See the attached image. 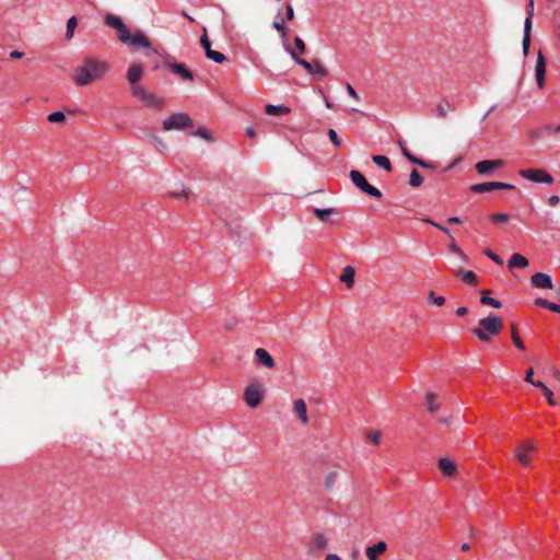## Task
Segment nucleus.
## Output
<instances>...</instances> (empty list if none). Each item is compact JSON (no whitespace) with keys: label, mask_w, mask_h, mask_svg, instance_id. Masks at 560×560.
Returning <instances> with one entry per match:
<instances>
[{"label":"nucleus","mask_w":560,"mask_h":560,"mask_svg":"<svg viewBox=\"0 0 560 560\" xmlns=\"http://www.w3.org/2000/svg\"><path fill=\"white\" fill-rule=\"evenodd\" d=\"M109 68L106 61L94 57H86L83 63L75 68L72 79L77 85L85 86L101 80L108 72Z\"/></svg>","instance_id":"nucleus-1"},{"label":"nucleus","mask_w":560,"mask_h":560,"mask_svg":"<svg viewBox=\"0 0 560 560\" xmlns=\"http://www.w3.org/2000/svg\"><path fill=\"white\" fill-rule=\"evenodd\" d=\"M503 329V319L498 315L490 313L487 317L479 319L478 326L472 329V334L483 342L491 341V336L499 335Z\"/></svg>","instance_id":"nucleus-2"},{"label":"nucleus","mask_w":560,"mask_h":560,"mask_svg":"<svg viewBox=\"0 0 560 560\" xmlns=\"http://www.w3.org/2000/svg\"><path fill=\"white\" fill-rule=\"evenodd\" d=\"M192 127L194 121L191 117L183 112L174 113L167 116L162 122V128L164 131L185 130Z\"/></svg>","instance_id":"nucleus-3"},{"label":"nucleus","mask_w":560,"mask_h":560,"mask_svg":"<svg viewBox=\"0 0 560 560\" xmlns=\"http://www.w3.org/2000/svg\"><path fill=\"white\" fill-rule=\"evenodd\" d=\"M132 95L151 109L161 110L165 106V100L163 97L147 91L144 88H135Z\"/></svg>","instance_id":"nucleus-4"},{"label":"nucleus","mask_w":560,"mask_h":560,"mask_svg":"<svg viewBox=\"0 0 560 560\" xmlns=\"http://www.w3.org/2000/svg\"><path fill=\"white\" fill-rule=\"evenodd\" d=\"M350 179L351 182L363 192L368 194L369 196L381 198L382 192L378 188L372 186L364 177V175L355 170L350 171Z\"/></svg>","instance_id":"nucleus-5"},{"label":"nucleus","mask_w":560,"mask_h":560,"mask_svg":"<svg viewBox=\"0 0 560 560\" xmlns=\"http://www.w3.org/2000/svg\"><path fill=\"white\" fill-rule=\"evenodd\" d=\"M327 547L328 538L323 533H314L306 542V550L312 557H318Z\"/></svg>","instance_id":"nucleus-6"},{"label":"nucleus","mask_w":560,"mask_h":560,"mask_svg":"<svg viewBox=\"0 0 560 560\" xmlns=\"http://www.w3.org/2000/svg\"><path fill=\"white\" fill-rule=\"evenodd\" d=\"M524 179L547 185L553 184V177L542 168H525L518 172Z\"/></svg>","instance_id":"nucleus-7"},{"label":"nucleus","mask_w":560,"mask_h":560,"mask_svg":"<svg viewBox=\"0 0 560 560\" xmlns=\"http://www.w3.org/2000/svg\"><path fill=\"white\" fill-rule=\"evenodd\" d=\"M537 445L534 441L527 440L520 445H517L514 450V456L517 462L524 466H529L530 457L529 454L536 452Z\"/></svg>","instance_id":"nucleus-8"},{"label":"nucleus","mask_w":560,"mask_h":560,"mask_svg":"<svg viewBox=\"0 0 560 560\" xmlns=\"http://www.w3.org/2000/svg\"><path fill=\"white\" fill-rule=\"evenodd\" d=\"M244 400L250 408H256L262 400V387L258 383L249 384L244 390Z\"/></svg>","instance_id":"nucleus-9"},{"label":"nucleus","mask_w":560,"mask_h":560,"mask_svg":"<svg viewBox=\"0 0 560 560\" xmlns=\"http://www.w3.org/2000/svg\"><path fill=\"white\" fill-rule=\"evenodd\" d=\"M119 40L128 46L151 48V42L141 31H137L136 33L131 34L128 30L125 34V39Z\"/></svg>","instance_id":"nucleus-10"},{"label":"nucleus","mask_w":560,"mask_h":560,"mask_svg":"<svg viewBox=\"0 0 560 560\" xmlns=\"http://www.w3.org/2000/svg\"><path fill=\"white\" fill-rule=\"evenodd\" d=\"M515 186L512 184L501 183V182H487V183H480V184H474L470 186V190L472 192L481 194V192H488L495 189H514Z\"/></svg>","instance_id":"nucleus-11"},{"label":"nucleus","mask_w":560,"mask_h":560,"mask_svg":"<svg viewBox=\"0 0 560 560\" xmlns=\"http://www.w3.org/2000/svg\"><path fill=\"white\" fill-rule=\"evenodd\" d=\"M143 75V67L140 63H135L130 66L127 72V80L130 83V91L133 94L135 88H143L142 85L138 84V82L141 80Z\"/></svg>","instance_id":"nucleus-12"},{"label":"nucleus","mask_w":560,"mask_h":560,"mask_svg":"<svg viewBox=\"0 0 560 560\" xmlns=\"http://www.w3.org/2000/svg\"><path fill=\"white\" fill-rule=\"evenodd\" d=\"M504 164H505V162L501 159L483 160V161L478 162L475 167H476V171L480 175H488L493 170L503 167Z\"/></svg>","instance_id":"nucleus-13"},{"label":"nucleus","mask_w":560,"mask_h":560,"mask_svg":"<svg viewBox=\"0 0 560 560\" xmlns=\"http://www.w3.org/2000/svg\"><path fill=\"white\" fill-rule=\"evenodd\" d=\"M105 23L108 26L116 28L118 39H125V34L128 31V28L119 16L114 14H107L105 16Z\"/></svg>","instance_id":"nucleus-14"},{"label":"nucleus","mask_w":560,"mask_h":560,"mask_svg":"<svg viewBox=\"0 0 560 560\" xmlns=\"http://www.w3.org/2000/svg\"><path fill=\"white\" fill-rule=\"evenodd\" d=\"M545 74H546V59L541 51L538 52L537 62L535 68L536 82L539 89H542L545 85Z\"/></svg>","instance_id":"nucleus-15"},{"label":"nucleus","mask_w":560,"mask_h":560,"mask_svg":"<svg viewBox=\"0 0 560 560\" xmlns=\"http://www.w3.org/2000/svg\"><path fill=\"white\" fill-rule=\"evenodd\" d=\"M387 551V544L384 540H380L373 546H369L365 549V556L369 560H378L380 557Z\"/></svg>","instance_id":"nucleus-16"},{"label":"nucleus","mask_w":560,"mask_h":560,"mask_svg":"<svg viewBox=\"0 0 560 560\" xmlns=\"http://www.w3.org/2000/svg\"><path fill=\"white\" fill-rule=\"evenodd\" d=\"M532 12H527V18L525 19V22H524V37H523V42H522V47H523V54L526 56L529 51V47H530V36H532V25H533V22H532Z\"/></svg>","instance_id":"nucleus-17"},{"label":"nucleus","mask_w":560,"mask_h":560,"mask_svg":"<svg viewBox=\"0 0 560 560\" xmlns=\"http://www.w3.org/2000/svg\"><path fill=\"white\" fill-rule=\"evenodd\" d=\"M530 282L536 288L552 289V280L549 275L536 272L532 276Z\"/></svg>","instance_id":"nucleus-18"},{"label":"nucleus","mask_w":560,"mask_h":560,"mask_svg":"<svg viewBox=\"0 0 560 560\" xmlns=\"http://www.w3.org/2000/svg\"><path fill=\"white\" fill-rule=\"evenodd\" d=\"M454 109H455L454 106L451 104V102L447 98H442L435 105V109H434L435 117L439 119H444Z\"/></svg>","instance_id":"nucleus-19"},{"label":"nucleus","mask_w":560,"mask_h":560,"mask_svg":"<svg viewBox=\"0 0 560 560\" xmlns=\"http://www.w3.org/2000/svg\"><path fill=\"white\" fill-rule=\"evenodd\" d=\"M293 412L303 424L308 422L307 407L304 399L299 398L293 401Z\"/></svg>","instance_id":"nucleus-20"},{"label":"nucleus","mask_w":560,"mask_h":560,"mask_svg":"<svg viewBox=\"0 0 560 560\" xmlns=\"http://www.w3.org/2000/svg\"><path fill=\"white\" fill-rule=\"evenodd\" d=\"M255 357L257 362L267 369H273L276 363L269 352L264 348H257L255 350Z\"/></svg>","instance_id":"nucleus-21"},{"label":"nucleus","mask_w":560,"mask_h":560,"mask_svg":"<svg viewBox=\"0 0 560 560\" xmlns=\"http://www.w3.org/2000/svg\"><path fill=\"white\" fill-rule=\"evenodd\" d=\"M439 469L445 477H454L457 472L455 462L450 458H441L439 460Z\"/></svg>","instance_id":"nucleus-22"},{"label":"nucleus","mask_w":560,"mask_h":560,"mask_svg":"<svg viewBox=\"0 0 560 560\" xmlns=\"http://www.w3.org/2000/svg\"><path fill=\"white\" fill-rule=\"evenodd\" d=\"M168 68L171 69V71L173 73L180 75V78L183 80H186V81H192L194 80V75H192L191 71L188 70L185 67V65H183V63L172 62V63L168 65Z\"/></svg>","instance_id":"nucleus-23"},{"label":"nucleus","mask_w":560,"mask_h":560,"mask_svg":"<svg viewBox=\"0 0 560 560\" xmlns=\"http://www.w3.org/2000/svg\"><path fill=\"white\" fill-rule=\"evenodd\" d=\"M355 269L352 266L343 268L340 275V281L343 282L347 288H352L354 284Z\"/></svg>","instance_id":"nucleus-24"},{"label":"nucleus","mask_w":560,"mask_h":560,"mask_svg":"<svg viewBox=\"0 0 560 560\" xmlns=\"http://www.w3.org/2000/svg\"><path fill=\"white\" fill-rule=\"evenodd\" d=\"M528 259L521 254H513L509 260V268H525L528 266Z\"/></svg>","instance_id":"nucleus-25"},{"label":"nucleus","mask_w":560,"mask_h":560,"mask_svg":"<svg viewBox=\"0 0 560 560\" xmlns=\"http://www.w3.org/2000/svg\"><path fill=\"white\" fill-rule=\"evenodd\" d=\"M292 59L301 67L305 69L308 74H313L314 60L312 62L301 58L295 50H289Z\"/></svg>","instance_id":"nucleus-26"},{"label":"nucleus","mask_w":560,"mask_h":560,"mask_svg":"<svg viewBox=\"0 0 560 560\" xmlns=\"http://www.w3.org/2000/svg\"><path fill=\"white\" fill-rule=\"evenodd\" d=\"M455 275L460 277L465 283H468L471 285L477 284V276L471 270H464V269L459 268L455 271Z\"/></svg>","instance_id":"nucleus-27"},{"label":"nucleus","mask_w":560,"mask_h":560,"mask_svg":"<svg viewBox=\"0 0 560 560\" xmlns=\"http://www.w3.org/2000/svg\"><path fill=\"white\" fill-rule=\"evenodd\" d=\"M489 293H490L489 290L480 291V303L483 305H490L494 308H501L502 303L495 299L490 298Z\"/></svg>","instance_id":"nucleus-28"},{"label":"nucleus","mask_w":560,"mask_h":560,"mask_svg":"<svg viewBox=\"0 0 560 560\" xmlns=\"http://www.w3.org/2000/svg\"><path fill=\"white\" fill-rule=\"evenodd\" d=\"M265 112L267 115L273 116V115H287L291 112V109L289 107L282 106V105L268 104L265 107Z\"/></svg>","instance_id":"nucleus-29"},{"label":"nucleus","mask_w":560,"mask_h":560,"mask_svg":"<svg viewBox=\"0 0 560 560\" xmlns=\"http://www.w3.org/2000/svg\"><path fill=\"white\" fill-rule=\"evenodd\" d=\"M373 163H375L378 167L384 168L387 172H392L393 166L389 161V159L385 155H373L372 156Z\"/></svg>","instance_id":"nucleus-30"},{"label":"nucleus","mask_w":560,"mask_h":560,"mask_svg":"<svg viewBox=\"0 0 560 560\" xmlns=\"http://www.w3.org/2000/svg\"><path fill=\"white\" fill-rule=\"evenodd\" d=\"M336 213H337V210L334 208H328V209L315 208L314 209V214L322 222H326L331 215H334Z\"/></svg>","instance_id":"nucleus-31"},{"label":"nucleus","mask_w":560,"mask_h":560,"mask_svg":"<svg viewBox=\"0 0 560 560\" xmlns=\"http://www.w3.org/2000/svg\"><path fill=\"white\" fill-rule=\"evenodd\" d=\"M511 337L514 346L520 350H525V345L518 336L517 326L515 324H511Z\"/></svg>","instance_id":"nucleus-32"},{"label":"nucleus","mask_w":560,"mask_h":560,"mask_svg":"<svg viewBox=\"0 0 560 560\" xmlns=\"http://www.w3.org/2000/svg\"><path fill=\"white\" fill-rule=\"evenodd\" d=\"M435 394L434 393H428L425 395V404L429 412L434 413L439 410L440 405L435 402Z\"/></svg>","instance_id":"nucleus-33"},{"label":"nucleus","mask_w":560,"mask_h":560,"mask_svg":"<svg viewBox=\"0 0 560 560\" xmlns=\"http://www.w3.org/2000/svg\"><path fill=\"white\" fill-rule=\"evenodd\" d=\"M272 26L276 31H278L280 33L282 38H287L288 28L284 24L283 18H281L280 14H278L277 20L273 22Z\"/></svg>","instance_id":"nucleus-34"},{"label":"nucleus","mask_w":560,"mask_h":560,"mask_svg":"<svg viewBox=\"0 0 560 560\" xmlns=\"http://www.w3.org/2000/svg\"><path fill=\"white\" fill-rule=\"evenodd\" d=\"M338 479V474L336 471H330L326 475L324 485L327 491H332L335 489V485Z\"/></svg>","instance_id":"nucleus-35"},{"label":"nucleus","mask_w":560,"mask_h":560,"mask_svg":"<svg viewBox=\"0 0 560 560\" xmlns=\"http://www.w3.org/2000/svg\"><path fill=\"white\" fill-rule=\"evenodd\" d=\"M78 26V20L75 16H71L67 21V31H66V39L70 40L73 37L74 30Z\"/></svg>","instance_id":"nucleus-36"},{"label":"nucleus","mask_w":560,"mask_h":560,"mask_svg":"<svg viewBox=\"0 0 560 560\" xmlns=\"http://www.w3.org/2000/svg\"><path fill=\"white\" fill-rule=\"evenodd\" d=\"M422 183H423V177L416 168H413L409 176V185L412 187H419L422 185Z\"/></svg>","instance_id":"nucleus-37"},{"label":"nucleus","mask_w":560,"mask_h":560,"mask_svg":"<svg viewBox=\"0 0 560 560\" xmlns=\"http://www.w3.org/2000/svg\"><path fill=\"white\" fill-rule=\"evenodd\" d=\"M327 74H328L327 68L320 62L319 59H315L312 75L326 77Z\"/></svg>","instance_id":"nucleus-38"},{"label":"nucleus","mask_w":560,"mask_h":560,"mask_svg":"<svg viewBox=\"0 0 560 560\" xmlns=\"http://www.w3.org/2000/svg\"><path fill=\"white\" fill-rule=\"evenodd\" d=\"M535 387H538L540 389H542L548 402L551 405V406H555L556 405V401L553 400V394L552 392L542 383V382H537L535 384Z\"/></svg>","instance_id":"nucleus-39"},{"label":"nucleus","mask_w":560,"mask_h":560,"mask_svg":"<svg viewBox=\"0 0 560 560\" xmlns=\"http://www.w3.org/2000/svg\"><path fill=\"white\" fill-rule=\"evenodd\" d=\"M206 56H207V58L213 60L215 63H222L223 61L226 60L225 55H223L220 51L213 50V49L210 52H208Z\"/></svg>","instance_id":"nucleus-40"},{"label":"nucleus","mask_w":560,"mask_h":560,"mask_svg":"<svg viewBox=\"0 0 560 560\" xmlns=\"http://www.w3.org/2000/svg\"><path fill=\"white\" fill-rule=\"evenodd\" d=\"M200 44L203 47L206 55L212 50L211 43H210V40L208 38L207 30L206 28L203 30V34L200 37Z\"/></svg>","instance_id":"nucleus-41"},{"label":"nucleus","mask_w":560,"mask_h":560,"mask_svg":"<svg viewBox=\"0 0 560 560\" xmlns=\"http://www.w3.org/2000/svg\"><path fill=\"white\" fill-rule=\"evenodd\" d=\"M66 116L62 112H55L48 115L47 120L49 122H62L65 121Z\"/></svg>","instance_id":"nucleus-42"},{"label":"nucleus","mask_w":560,"mask_h":560,"mask_svg":"<svg viewBox=\"0 0 560 560\" xmlns=\"http://www.w3.org/2000/svg\"><path fill=\"white\" fill-rule=\"evenodd\" d=\"M327 135H328V138L329 140L331 141V143L336 147V148H340L342 145V142L341 140L339 139L336 130L334 129H329L327 131Z\"/></svg>","instance_id":"nucleus-43"},{"label":"nucleus","mask_w":560,"mask_h":560,"mask_svg":"<svg viewBox=\"0 0 560 560\" xmlns=\"http://www.w3.org/2000/svg\"><path fill=\"white\" fill-rule=\"evenodd\" d=\"M190 194L191 192H190L189 189L183 187L180 190L171 191L170 196L172 198H186V199H188Z\"/></svg>","instance_id":"nucleus-44"},{"label":"nucleus","mask_w":560,"mask_h":560,"mask_svg":"<svg viewBox=\"0 0 560 560\" xmlns=\"http://www.w3.org/2000/svg\"><path fill=\"white\" fill-rule=\"evenodd\" d=\"M366 436L374 445L381 443L382 433L378 430L370 431Z\"/></svg>","instance_id":"nucleus-45"},{"label":"nucleus","mask_w":560,"mask_h":560,"mask_svg":"<svg viewBox=\"0 0 560 560\" xmlns=\"http://www.w3.org/2000/svg\"><path fill=\"white\" fill-rule=\"evenodd\" d=\"M294 45H295V48L293 50H295L299 56L305 52L306 45L302 38L295 37Z\"/></svg>","instance_id":"nucleus-46"},{"label":"nucleus","mask_w":560,"mask_h":560,"mask_svg":"<svg viewBox=\"0 0 560 560\" xmlns=\"http://www.w3.org/2000/svg\"><path fill=\"white\" fill-rule=\"evenodd\" d=\"M428 302L429 303H433V304H435L438 306H442L445 303V299H444V296H435L434 292L431 291L428 294Z\"/></svg>","instance_id":"nucleus-47"},{"label":"nucleus","mask_w":560,"mask_h":560,"mask_svg":"<svg viewBox=\"0 0 560 560\" xmlns=\"http://www.w3.org/2000/svg\"><path fill=\"white\" fill-rule=\"evenodd\" d=\"M192 136H198L207 140L208 142H212V136L206 128H199L197 131L191 132Z\"/></svg>","instance_id":"nucleus-48"},{"label":"nucleus","mask_w":560,"mask_h":560,"mask_svg":"<svg viewBox=\"0 0 560 560\" xmlns=\"http://www.w3.org/2000/svg\"><path fill=\"white\" fill-rule=\"evenodd\" d=\"M398 144L400 147V150H401V153L402 155L411 163H415L416 160H417V156H415L413 154H411L409 152V150L404 145L402 141H398Z\"/></svg>","instance_id":"nucleus-49"},{"label":"nucleus","mask_w":560,"mask_h":560,"mask_svg":"<svg viewBox=\"0 0 560 560\" xmlns=\"http://www.w3.org/2000/svg\"><path fill=\"white\" fill-rule=\"evenodd\" d=\"M509 218L506 213H494L490 217V220L494 223H505L509 221Z\"/></svg>","instance_id":"nucleus-50"},{"label":"nucleus","mask_w":560,"mask_h":560,"mask_svg":"<svg viewBox=\"0 0 560 560\" xmlns=\"http://www.w3.org/2000/svg\"><path fill=\"white\" fill-rule=\"evenodd\" d=\"M483 254H485L487 257H489L492 261H494L495 264H498V265H503V260H502V258H501L499 255H497L495 253H493L492 250H490V249H485V250H483Z\"/></svg>","instance_id":"nucleus-51"},{"label":"nucleus","mask_w":560,"mask_h":560,"mask_svg":"<svg viewBox=\"0 0 560 560\" xmlns=\"http://www.w3.org/2000/svg\"><path fill=\"white\" fill-rule=\"evenodd\" d=\"M152 141H153V144L155 145V148L158 150H164L166 149V144L165 142L156 135H153L152 136Z\"/></svg>","instance_id":"nucleus-52"},{"label":"nucleus","mask_w":560,"mask_h":560,"mask_svg":"<svg viewBox=\"0 0 560 560\" xmlns=\"http://www.w3.org/2000/svg\"><path fill=\"white\" fill-rule=\"evenodd\" d=\"M423 221H424V222H427V223H429V224H431V225H433V226H435L436 229H439V230L443 231V232H444L445 234H447L451 238H453V237H452V235H451V230H450V229H447V228H445V226H443V225H441V224H438V223L433 222V221H432V220H430V219H424Z\"/></svg>","instance_id":"nucleus-53"},{"label":"nucleus","mask_w":560,"mask_h":560,"mask_svg":"<svg viewBox=\"0 0 560 560\" xmlns=\"http://www.w3.org/2000/svg\"><path fill=\"white\" fill-rule=\"evenodd\" d=\"M450 250L454 254L462 256L463 258H466L463 250L459 248V246L453 240H452V243L450 244Z\"/></svg>","instance_id":"nucleus-54"},{"label":"nucleus","mask_w":560,"mask_h":560,"mask_svg":"<svg viewBox=\"0 0 560 560\" xmlns=\"http://www.w3.org/2000/svg\"><path fill=\"white\" fill-rule=\"evenodd\" d=\"M413 164L419 165V166H421L423 168H430V170L434 168V165L432 163L425 162V161H423V160H421L419 158H417V160H416V162Z\"/></svg>","instance_id":"nucleus-55"},{"label":"nucleus","mask_w":560,"mask_h":560,"mask_svg":"<svg viewBox=\"0 0 560 560\" xmlns=\"http://www.w3.org/2000/svg\"><path fill=\"white\" fill-rule=\"evenodd\" d=\"M534 303L536 306L544 307L547 310H549L550 306V302L541 298L536 299Z\"/></svg>","instance_id":"nucleus-56"},{"label":"nucleus","mask_w":560,"mask_h":560,"mask_svg":"<svg viewBox=\"0 0 560 560\" xmlns=\"http://www.w3.org/2000/svg\"><path fill=\"white\" fill-rule=\"evenodd\" d=\"M533 375H534V369L533 368H529L526 372V376H525V382L527 383H530L533 386H535V384L538 382V381H534L533 380Z\"/></svg>","instance_id":"nucleus-57"},{"label":"nucleus","mask_w":560,"mask_h":560,"mask_svg":"<svg viewBox=\"0 0 560 560\" xmlns=\"http://www.w3.org/2000/svg\"><path fill=\"white\" fill-rule=\"evenodd\" d=\"M285 11H287L285 12L287 20L292 21L294 19V10L290 3H287Z\"/></svg>","instance_id":"nucleus-58"},{"label":"nucleus","mask_w":560,"mask_h":560,"mask_svg":"<svg viewBox=\"0 0 560 560\" xmlns=\"http://www.w3.org/2000/svg\"><path fill=\"white\" fill-rule=\"evenodd\" d=\"M347 92L348 94L355 101H359L360 100V96L359 94L357 93V91L353 89V86L351 84H347Z\"/></svg>","instance_id":"nucleus-59"},{"label":"nucleus","mask_w":560,"mask_h":560,"mask_svg":"<svg viewBox=\"0 0 560 560\" xmlns=\"http://www.w3.org/2000/svg\"><path fill=\"white\" fill-rule=\"evenodd\" d=\"M559 202H560V198L557 195L550 196L548 199V205L550 207H556V206H558Z\"/></svg>","instance_id":"nucleus-60"},{"label":"nucleus","mask_w":560,"mask_h":560,"mask_svg":"<svg viewBox=\"0 0 560 560\" xmlns=\"http://www.w3.org/2000/svg\"><path fill=\"white\" fill-rule=\"evenodd\" d=\"M438 421L442 424H445V425H450L452 423V417L451 416H446V417H439L438 418Z\"/></svg>","instance_id":"nucleus-61"},{"label":"nucleus","mask_w":560,"mask_h":560,"mask_svg":"<svg viewBox=\"0 0 560 560\" xmlns=\"http://www.w3.org/2000/svg\"><path fill=\"white\" fill-rule=\"evenodd\" d=\"M467 313H468V310H467V307H465V306H460V307H458V308L456 310V315H457V316H459V317H464V316H466V315H467Z\"/></svg>","instance_id":"nucleus-62"},{"label":"nucleus","mask_w":560,"mask_h":560,"mask_svg":"<svg viewBox=\"0 0 560 560\" xmlns=\"http://www.w3.org/2000/svg\"><path fill=\"white\" fill-rule=\"evenodd\" d=\"M23 56H24V52L19 51V50H13V51L10 52V57L14 58V59H20Z\"/></svg>","instance_id":"nucleus-63"},{"label":"nucleus","mask_w":560,"mask_h":560,"mask_svg":"<svg viewBox=\"0 0 560 560\" xmlns=\"http://www.w3.org/2000/svg\"><path fill=\"white\" fill-rule=\"evenodd\" d=\"M325 560H341V558L338 555H336V553H328L325 557Z\"/></svg>","instance_id":"nucleus-64"}]
</instances>
